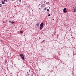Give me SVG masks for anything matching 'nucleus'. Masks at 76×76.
Listing matches in <instances>:
<instances>
[{"instance_id":"nucleus-12","label":"nucleus","mask_w":76,"mask_h":76,"mask_svg":"<svg viewBox=\"0 0 76 76\" xmlns=\"http://www.w3.org/2000/svg\"><path fill=\"white\" fill-rule=\"evenodd\" d=\"M45 10H47V8H45L44 9Z\"/></svg>"},{"instance_id":"nucleus-27","label":"nucleus","mask_w":76,"mask_h":76,"mask_svg":"<svg viewBox=\"0 0 76 76\" xmlns=\"http://www.w3.org/2000/svg\"><path fill=\"white\" fill-rule=\"evenodd\" d=\"M40 69V70H41V69Z\"/></svg>"},{"instance_id":"nucleus-13","label":"nucleus","mask_w":76,"mask_h":76,"mask_svg":"<svg viewBox=\"0 0 76 76\" xmlns=\"http://www.w3.org/2000/svg\"><path fill=\"white\" fill-rule=\"evenodd\" d=\"M48 16H50V14H48Z\"/></svg>"},{"instance_id":"nucleus-24","label":"nucleus","mask_w":76,"mask_h":76,"mask_svg":"<svg viewBox=\"0 0 76 76\" xmlns=\"http://www.w3.org/2000/svg\"><path fill=\"white\" fill-rule=\"evenodd\" d=\"M19 0V1H21V0Z\"/></svg>"},{"instance_id":"nucleus-2","label":"nucleus","mask_w":76,"mask_h":76,"mask_svg":"<svg viewBox=\"0 0 76 76\" xmlns=\"http://www.w3.org/2000/svg\"><path fill=\"white\" fill-rule=\"evenodd\" d=\"M20 56L21 57L23 60H25V58H24V56H23V54H20Z\"/></svg>"},{"instance_id":"nucleus-18","label":"nucleus","mask_w":76,"mask_h":76,"mask_svg":"<svg viewBox=\"0 0 76 76\" xmlns=\"http://www.w3.org/2000/svg\"><path fill=\"white\" fill-rule=\"evenodd\" d=\"M4 1H6V0H4Z\"/></svg>"},{"instance_id":"nucleus-17","label":"nucleus","mask_w":76,"mask_h":76,"mask_svg":"<svg viewBox=\"0 0 76 76\" xmlns=\"http://www.w3.org/2000/svg\"><path fill=\"white\" fill-rule=\"evenodd\" d=\"M44 41H45V40H43V41H42V42H44Z\"/></svg>"},{"instance_id":"nucleus-6","label":"nucleus","mask_w":76,"mask_h":76,"mask_svg":"<svg viewBox=\"0 0 76 76\" xmlns=\"http://www.w3.org/2000/svg\"><path fill=\"white\" fill-rule=\"evenodd\" d=\"M1 3H2V4H5L4 2L3 1H2Z\"/></svg>"},{"instance_id":"nucleus-3","label":"nucleus","mask_w":76,"mask_h":76,"mask_svg":"<svg viewBox=\"0 0 76 76\" xmlns=\"http://www.w3.org/2000/svg\"><path fill=\"white\" fill-rule=\"evenodd\" d=\"M66 8H64V9L63 11H64V13H66L67 12V11H66Z\"/></svg>"},{"instance_id":"nucleus-21","label":"nucleus","mask_w":76,"mask_h":76,"mask_svg":"<svg viewBox=\"0 0 76 76\" xmlns=\"http://www.w3.org/2000/svg\"><path fill=\"white\" fill-rule=\"evenodd\" d=\"M41 9V8H39V10H40Z\"/></svg>"},{"instance_id":"nucleus-8","label":"nucleus","mask_w":76,"mask_h":76,"mask_svg":"<svg viewBox=\"0 0 76 76\" xmlns=\"http://www.w3.org/2000/svg\"><path fill=\"white\" fill-rule=\"evenodd\" d=\"M3 6V5L0 4V7H1V6Z\"/></svg>"},{"instance_id":"nucleus-29","label":"nucleus","mask_w":76,"mask_h":76,"mask_svg":"<svg viewBox=\"0 0 76 76\" xmlns=\"http://www.w3.org/2000/svg\"><path fill=\"white\" fill-rule=\"evenodd\" d=\"M0 69H1V68H0Z\"/></svg>"},{"instance_id":"nucleus-1","label":"nucleus","mask_w":76,"mask_h":76,"mask_svg":"<svg viewBox=\"0 0 76 76\" xmlns=\"http://www.w3.org/2000/svg\"><path fill=\"white\" fill-rule=\"evenodd\" d=\"M43 26H44V23H42L40 25V29H42V28H43Z\"/></svg>"},{"instance_id":"nucleus-19","label":"nucleus","mask_w":76,"mask_h":76,"mask_svg":"<svg viewBox=\"0 0 76 76\" xmlns=\"http://www.w3.org/2000/svg\"><path fill=\"white\" fill-rule=\"evenodd\" d=\"M6 1L7 2V0H6Z\"/></svg>"},{"instance_id":"nucleus-22","label":"nucleus","mask_w":76,"mask_h":76,"mask_svg":"<svg viewBox=\"0 0 76 76\" xmlns=\"http://www.w3.org/2000/svg\"><path fill=\"white\" fill-rule=\"evenodd\" d=\"M45 2H46V1H45L44 3H45Z\"/></svg>"},{"instance_id":"nucleus-28","label":"nucleus","mask_w":76,"mask_h":76,"mask_svg":"<svg viewBox=\"0 0 76 76\" xmlns=\"http://www.w3.org/2000/svg\"><path fill=\"white\" fill-rule=\"evenodd\" d=\"M40 4H39V5H40Z\"/></svg>"},{"instance_id":"nucleus-4","label":"nucleus","mask_w":76,"mask_h":76,"mask_svg":"<svg viewBox=\"0 0 76 76\" xmlns=\"http://www.w3.org/2000/svg\"><path fill=\"white\" fill-rule=\"evenodd\" d=\"M36 26H37V27H39V23H37L36 24Z\"/></svg>"},{"instance_id":"nucleus-9","label":"nucleus","mask_w":76,"mask_h":76,"mask_svg":"<svg viewBox=\"0 0 76 76\" xmlns=\"http://www.w3.org/2000/svg\"><path fill=\"white\" fill-rule=\"evenodd\" d=\"M14 22H13V21H12L11 22V23H12V24H13V23H14Z\"/></svg>"},{"instance_id":"nucleus-11","label":"nucleus","mask_w":76,"mask_h":76,"mask_svg":"<svg viewBox=\"0 0 76 76\" xmlns=\"http://www.w3.org/2000/svg\"><path fill=\"white\" fill-rule=\"evenodd\" d=\"M20 33H23V31H20Z\"/></svg>"},{"instance_id":"nucleus-15","label":"nucleus","mask_w":76,"mask_h":76,"mask_svg":"<svg viewBox=\"0 0 76 76\" xmlns=\"http://www.w3.org/2000/svg\"><path fill=\"white\" fill-rule=\"evenodd\" d=\"M9 22H10V23H12V21H9Z\"/></svg>"},{"instance_id":"nucleus-31","label":"nucleus","mask_w":76,"mask_h":76,"mask_svg":"<svg viewBox=\"0 0 76 76\" xmlns=\"http://www.w3.org/2000/svg\"><path fill=\"white\" fill-rule=\"evenodd\" d=\"M75 8H76V7H75Z\"/></svg>"},{"instance_id":"nucleus-7","label":"nucleus","mask_w":76,"mask_h":76,"mask_svg":"<svg viewBox=\"0 0 76 76\" xmlns=\"http://www.w3.org/2000/svg\"><path fill=\"white\" fill-rule=\"evenodd\" d=\"M74 12H76V9H75L74 10Z\"/></svg>"},{"instance_id":"nucleus-20","label":"nucleus","mask_w":76,"mask_h":76,"mask_svg":"<svg viewBox=\"0 0 76 76\" xmlns=\"http://www.w3.org/2000/svg\"><path fill=\"white\" fill-rule=\"evenodd\" d=\"M31 70H29V72H30Z\"/></svg>"},{"instance_id":"nucleus-25","label":"nucleus","mask_w":76,"mask_h":76,"mask_svg":"<svg viewBox=\"0 0 76 76\" xmlns=\"http://www.w3.org/2000/svg\"><path fill=\"white\" fill-rule=\"evenodd\" d=\"M48 4H49V2H48Z\"/></svg>"},{"instance_id":"nucleus-23","label":"nucleus","mask_w":76,"mask_h":76,"mask_svg":"<svg viewBox=\"0 0 76 76\" xmlns=\"http://www.w3.org/2000/svg\"><path fill=\"white\" fill-rule=\"evenodd\" d=\"M12 1H15V0H12Z\"/></svg>"},{"instance_id":"nucleus-16","label":"nucleus","mask_w":76,"mask_h":76,"mask_svg":"<svg viewBox=\"0 0 76 76\" xmlns=\"http://www.w3.org/2000/svg\"><path fill=\"white\" fill-rule=\"evenodd\" d=\"M47 11H49V9H47Z\"/></svg>"},{"instance_id":"nucleus-5","label":"nucleus","mask_w":76,"mask_h":76,"mask_svg":"<svg viewBox=\"0 0 76 76\" xmlns=\"http://www.w3.org/2000/svg\"><path fill=\"white\" fill-rule=\"evenodd\" d=\"M43 7H45L44 6V4H41V7H42V8L43 7Z\"/></svg>"},{"instance_id":"nucleus-26","label":"nucleus","mask_w":76,"mask_h":76,"mask_svg":"<svg viewBox=\"0 0 76 76\" xmlns=\"http://www.w3.org/2000/svg\"><path fill=\"white\" fill-rule=\"evenodd\" d=\"M49 9H50V7H49Z\"/></svg>"},{"instance_id":"nucleus-14","label":"nucleus","mask_w":76,"mask_h":76,"mask_svg":"<svg viewBox=\"0 0 76 76\" xmlns=\"http://www.w3.org/2000/svg\"><path fill=\"white\" fill-rule=\"evenodd\" d=\"M75 9V7H73V9Z\"/></svg>"},{"instance_id":"nucleus-10","label":"nucleus","mask_w":76,"mask_h":76,"mask_svg":"<svg viewBox=\"0 0 76 76\" xmlns=\"http://www.w3.org/2000/svg\"><path fill=\"white\" fill-rule=\"evenodd\" d=\"M7 60H5V63H7Z\"/></svg>"},{"instance_id":"nucleus-30","label":"nucleus","mask_w":76,"mask_h":76,"mask_svg":"<svg viewBox=\"0 0 76 76\" xmlns=\"http://www.w3.org/2000/svg\"><path fill=\"white\" fill-rule=\"evenodd\" d=\"M55 0V1H56V0Z\"/></svg>"}]
</instances>
